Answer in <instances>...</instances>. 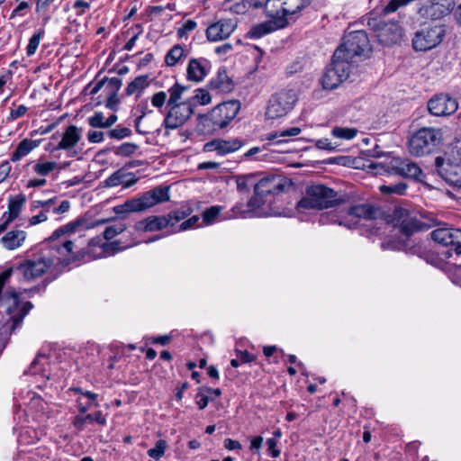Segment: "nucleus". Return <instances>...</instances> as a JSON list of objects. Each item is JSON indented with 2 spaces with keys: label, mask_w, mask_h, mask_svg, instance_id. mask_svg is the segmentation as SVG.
Segmentation results:
<instances>
[{
  "label": "nucleus",
  "mask_w": 461,
  "mask_h": 461,
  "mask_svg": "<svg viewBox=\"0 0 461 461\" xmlns=\"http://www.w3.org/2000/svg\"><path fill=\"white\" fill-rule=\"evenodd\" d=\"M85 223V220L77 219L57 229L49 238L50 246L33 255L32 258L26 259L19 264L16 271L26 280H32L61 265L63 258L72 253L74 243L68 240L61 243L54 242L63 235L76 232Z\"/></svg>",
  "instance_id": "1"
},
{
  "label": "nucleus",
  "mask_w": 461,
  "mask_h": 461,
  "mask_svg": "<svg viewBox=\"0 0 461 461\" xmlns=\"http://www.w3.org/2000/svg\"><path fill=\"white\" fill-rule=\"evenodd\" d=\"M14 272V268L9 267L0 273V306L5 307L11 315V329L13 330L21 325L24 317L33 307L31 302H22L14 288L10 287L4 291Z\"/></svg>",
  "instance_id": "2"
},
{
  "label": "nucleus",
  "mask_w": 461,
  "mask_h": 461,
  "mask_svg": "<svg viewBox=\"0 0 461 461\" xmlns=\"http://www.w3.org/2000/svg\"><path fill=\"white\" fill-rule=\"evenodd\" d=\"M310 5L311 0H266L265 13L279 28H285L290 19L297 17Z\"/></svg>",
  "instance_id": "3"
},
{
  "label": "nucleus",
  "mask_w": 461,
  "mask_h": 461,
  "mask_svg": "<svg viewBox=\"0 0 461 461\" xmlns=\"http://www.w3.org/2000/svg\"><path fill=\"white\" fill-rule=\"evenodd\" d=\"M344 201L332 188L323 185H314L306 189V194L298 202L297 208L322 210L343 203Z\"/></svg>",
  "instance_id": "4"
},
{
  "label": "nucleus",
  "mask_w": 461,
  "mask_h": 461,
  "mask_svg": "<svg viewBox=\"0 0 461 461\" xmlns=\"http://www.w3.org/2000/svg\"><path fill=\"white\" fill-rule=\"evenodd\" d=\"M442 140L441 129L423 127L416 131L409 139L408 150L415 157L425 156L436 150Z\"/></svg>",
  "instance_id": "5"
},
{
  "label": "nucleus",
  "mask_w": 461,
  "mask_h": 461,
  "mask_svg": "<svg viewBox=\"0 0 461 461\" xmlns=\"http://www.w3.org/2000/svg\"><path fill=\"white\" fill-rule=\"evenodd\" d=\"M446 36L443 24L424 23L414 32L411 44L415 51L426 52L439 46Z\"/></svg>",
  "instance_id": "6"
},
{
  "label": "nucleus",
  "mask_w": 461,
  "mask_h": 461,
  "mask_svg": "<svg viewBox=\"0 0 461 461\" xmlns=\"http://www.w3.org/2000/svg\"><path fill=\"white\" fill-rule=\"evenodd\" d=\"M435 166L438 174L447 183L461 187V144L452 148L447 159L437 157Z\"/></svg>",
  "instance_id": "7"
},
{
  "label": "nucleus",
  "mask_w": 461,
  "mask_h": 461,
  "mask_svg": "<svg viewBox=\"0 0 461 461\" xmlns=\"http://www.w3.org/2000/svg\"><path fill=\"white\" fill-rule=\"evenodd\" d=\"M379 209L369 203H362L350 205L341 215H336L332 221L348 229L357 228L361 221H371L377 218Z\"/></svg>",
  "instance_id": "8"
},
{
  "label": "nucleus",
  "mask_w": 461,
  "mask_h": 461,
  "mask_svg": "<svg viewBox=\"0 0 461 461\" xmlns=\"http://www.w3.org/2000/svg\"><path fill=\"white\" fill-rule=\"evenodd\" d=\"M369 48V40L364 31H356L349 32L343 39V42L335 50L337 58L342 57L346 59L356 62L357 58L360 57L366 50Z\"/></svg>",
  "instance_id": "9"
},
{
  "label": "nucleus",
  "mask_w": 461,
  "mask_h": 461,
  "mask_svg": "<svg viewBox=\"0 0 461 461\" xmlns=\"http://www.w3.org/2000/svg\"><path fill=\"white\" fill-rule=\"evenodd\" d=\"M284 190L283 179L277 176L261 178L255 184V195L248 202V207L254 211L259 209L265 203L263 200L268 194H279Z\"/></svg>",
  "instance_id": "10"
},
{
  "label": "nucleus",
  "mask_w": 461,
  "mask_h": 461,
  "mask_svg": "<svg viewBox=\"0 0 461 461\" xmlns=\"http://www.w3.org/2000/svg\"><path fill=\"white\" fill-rule=\"evenodd\" d=\"M297 102L294 90H281L271 96L266 114L269 119H276L287 114Z\"/></svg>",
  "instance_id": "11"
},
{
  "label": "nucleus",
  "mask_w": 461,
  "mask_h": 461,
  "mask_svg": "<svg viewBox=\"0 0 461 461\" xmlns=\"http://www.w3.org/2000/svg\"><path fill=\"white\" fill-rule=\"evenodd\" d=\"M393 221L394 227L399 229L400 233L407 239L422 229L416 215L404 208H396L393 211Z\"/></svg>",
  "instance_id": "12"
},
{
  "label": "nucleus",
  "mask_w": 461,
  "mask_h": 461,
  "mask_svg": "<svg viewBox=\"0 0 461 461\" xmlns=\"http://www.w3.org/2000/svg\"><path fill=\"white\" fill-rule=\"evenodd\" d=\"M168 106L170 108L164 121L167 129H176L182 126L194 113L189 102H182Z\"/></svg>",
  "instance_id": "13"
},
{
  "label": "nucleus",
  "mask_w": 461,
  "mask_h": 461,
  "mask_svg": "<svg viewBox=\"0 0 461 461\" xmlns=\"http://www.w3.org/2000/svg\"><path fill=\"white\" fill-rule=\"evenodd\" d=\"M392 171L398 176L417 182H424L426 177L420 167L408 158H394L392 163Z\"/></svg>",
  "instance_id": "14"
},
{
  "label": "nucleus",
  "mask_w": 461,
  "mask_h": 461,
  "mask_svg": "<svg viewBox=\"0 0 461 461\" xmlns=\"http://www.w3.org/2000/svg\"><path fill=\"white\" fill-rule=\"evenodd\" d=\"M454 0H429L419 9L420 16L438 20L447 15L454 8Z\"/></svg>",
  "instance_id": "15"
},
{
  "label": "nucleus",
  "mask_w": 461,
  "mask_h": 461,
  "mask_svg": "<svg viewBox=\"0 0 461 461\" xmlns=\"http://www.w3.org/2000/svg\"><path fill=\"white\" fill-rule=\"evenodd\" d=\"M458 108L456 99L448 95H437L428 102L429 112L434 116H449Z\"/></svg>",
  "instance_id": "16"
},
{
  "label": "nucleus",
  "mask_w": 461,
  "mask_h": 461,
  "mask_svg": "<svg viewBox=\"0 0 461 461\" xmlns=\"http://www.w3.org/2000/svg\"><path fill=\"white\" fill-rule=\"evenodd\" d=\"M431 239L443 246H451L457 255L461 254V229L439 228L430 233Z\"/></svg>",
  "instance_id": "17"
},
{
  "label": "nucleus",
  "mask_w": 461,
  "mask_h": 461,
  "mask_svg": "<svg viewBox=\"0 0 461 461\" xmlns=\"http://www.w3.org/2000/svg\"><path fill=\"white\" fill-rule=\"evenodd\" d=\"M240 109V102L237 100H230L216 105L211 111V113L213 115L212 118L216 120V123L220 124L222 129L236 117Z\"/></svg>",
  "instance_id": "18"
},
{
  "label": "nucleus",
  "mask_w": 461,
  "mask_h": 461,
  "mask_svg": "<svg viewBox=\"0 0 461 461\" xmlns=\"http://www.w3.org/2000/svg\"><path fill=\"white\" fill-rule=\"evenodd\" d=\"M121 249L118 241H102L100 238L93 239L87 248L86 254L89 258L96 259L103 257L113 256Z\"/></svg>",
  "instance_id": "19"
},
{
  "label": "nucleus",
  "mask_w": 461,
  "mask_h": 461,
  "mask_svg": "<svg viewBox=\"0 0 461 461\" xmlns=\"http://www.w3.org/2000/svg\"><path fill=\"white\" fill-rule=\"evenodd\" d=\"M375 32L378 41L384 45L395 44L402 36V31L396 23L379 22Z\"/></svg>",
  "instance_id": "20"
},
{
  "label": "nucleus",
  "mask_w": 461,
  "mask_h": 461,
  "mask_svg": "<svg viewBox=\"0 0 461 461\" xmlns=\"http://www.w3.org/2000/svg\"><path fill=\"white\" fill-rule=\"evenodd\" d=\"M236 23L230 19H221L211 24L206 30V37L210 41L227 39L235 30Z\"/></svg>",
  "instance_id": "21"
},
{
  "label": "nucleus",
  "mask_w": 461,
  "mask_h": 461,
  "mask_svg": "<svg viewBox=\"0 0 461 461\" xmlns=\"http://www.w3.org/2000/svg\"><path fill=\"white\" fill-rule=\"evenodd\" d=\"M82 130L76 125H69L62 134L56 149H64L69 152V157H74L77 153L73 149L81 140Z\"/></svg>",
  "instance_id": "22"
},
{
  "label": "nucleus",
  "mask_w": 461,
  "mask_h": 461,
  "mask_svg": "<svg viewBox=\"0 0 461 461\" xmlns=\"http://www.w3.org/2000/svg\"><path fill=\"white\" fill-rule=\"evenodd\" d=\"M242 146L243 142L239 139L213 140L203 145V151H216L219 155L224 156L240 149Z\"/></svg>",
  "instance_id": "23"
},
{
  "label": "nucleus",
  "mask_w": 461,
  "mask_h": 461,
  "mask_svg": "<svg viewBox=\"0 0 461 461\" xmlns=\"http://www.w3.org/2000/svg\"><path fill=\"white\" fill-rule=\"evenodd\" d=\"M71 392L77 394L76 399V406L78 412L86 413L92 407H98V394L90 391H84L82 388L75 387L70 389Z\"/></svg>",
  "instance_id": "24"
},
{
  "label": "nucleus",
  "mask_w": 461,
  "mask_h": 461,
  "mask_svg": "<svg viewBox=\"0 0 461 461\" xmlns=\"http://www.w3.org/2000/svg\"><path fill=\"white\" fill-rule=\"evenodd\" d=\"M209 68V62L204 59H190L186 68L187 79L194 82L202 81L207 75Z\"/></svg>",
  "instance_id": "25"
},
{
  "label": "nucleus",
  "mask_w": 461,
  "mask_h": 461,
  "mask_svg": "<svg viewBox=\"0 0 461 461\" xmlns=\"http://www.w3.org/2000/svg\"><path fill=\"white\" fill-rule=\"evenodd\" d=\"M138 181L134 174L128 172L125 168H121L112 174L105 179L104 184L107 187H114L122 185L123 187H130Z\"/></svg>",
  "instance_id": "26"
},
{
  "label": "nucleus",
  "mask_w": 461,
  "mask_h": 461,
  "mask_svg": "<svg viewBox=\"0 0 461 461\" xmlns=\"http://www.w3.org/2000/svg\"><path fill=\"white\" fill-rule=\"evenodd\" d=\"M211 90L217 93H230L234 88L232 79L228 76L225 68H220L208 85Z\"/></svg>",
  "instance_id": "27"
},
{
  "label": "nucleus",
  "mask_w": 461,
  "mask_h": 461,
  "mask_svg": "<svg viewBox=\"0 0 461 461\" xmlns=\"http://www.w3.org/2000/svg\"><path fill=\"white\" fill-rule=\"evenodd\" d=\"M27 239L26 231L23 230H12L7 231L0 240L1 245L8 250L21 248Z\"/></svg>",
  "instance_id": "28"
},
{
  "label": "nucleus",
  "mask_w": 461,
  "mask_h": 461,
  "mask_svg": "<svg viewBox=\"0 0 461 461\" xmlns=\"http://www.w3.org/2000/svg\"><path fill=\"white\" fill-rule=\"evenodd\" d=\"M170 186L158 185L146 192V208L169 201Z\"/></svg>",
  "instance_id": "29"
},
{
  "label": "nucleus",
  "mask_w": 461,
  "mask_h": 461,
  "mask_svg": "<svg viewBox=\"0 0 461 461\" xmlns=\"http://www.w3.org/2000/svg\"><path fill=\"white\" fill-rule=\"evenodd\" d=\"M193 212V209L191 206L185 204L180 206L179 208L171 211L167 215V220L168 221V226L171 229V232H177L180 221H184V220L191 215Z\"/></svg>",
  "instance_id": "30"
},
{
  "label": "nucleus",
  "mask_w": 461,
  "mask_h": 461,
  "mask_svg": "<svg viewBox=\"0 0 461 461\" xmlns=\"http://www.w3.org/2000/svg\"><path fill=\"white\" fill-rule=\"evenodd\" d=\"M352 65L353 63L345 58H337V53L334 52L332 61L329 68L332 69L333 72H336V75L339 76V77L345 81L349 77Z\"/></svg>",
  "instance_id": "31"
},
{
  "label": "nucleus",
  "mask_w": 461,
  "mask_h": 461,
  "mask_svg": "<svg viewBox=\"0 0 461 461\" xmlns=\"http://www.w3.org/2000/svg\"><path fill=\"white\" fill-rule=\"evenodd\" d=\"M41 140L23 139L17 146L16 149L11 155V161L17 162L23 157L30 154L34 149L39 147Z\"/></svg>",
  "instance_id": "32"
},
{
  "label": "nucleus",
  "mask_w": 461,
  "mask_h": 461,
  "mask_svg": "<svg viewBox=\"0 0 461 461\" xmlns=\"http://www.w3.org/2000/svg\"><path fill=\"white\" fill-rule=\"evenodd\" d=\"M25 202L26 198L24 194H18L14 197H11L8 203V212L4 213L3 219H5L7 222H11L15 220L19 216Z\"/></svg>",
  "instance_id": "33"
},
{
  "label": "nucleus",
  "mask_w": 461,
  "mask_h": 461,
  "mask_svg": "<svg viewBox=\"0 0 461 461\" xmlns=\"http://www.w3.org/2000/svg\"><path fill=\"white\" fill-rule=\"evenodd\" d=\"M211 112L198 117L196 131L203 135L212 134L216 131L221 129L220 124L216 123V120L212 118Z\"/></svg>",
  "instance_id": "34"
},
{
  "label": "nucleus",
  "mask_w": 461,
  "mask_h": 461,
  "mask_svg": "<svg viewBox=\"0 0 461 461\" xmlns=\"http://www.w3.org/2000/svg\"><path fill=\"white\" fill-rule=\"evenodd\" d=\"M116 214L139 212L144 211V195L126 201L113 208Z\"/></svg>",
  "instance_id": "35"
},
{
  "label": "nucleus",
  "mask_w": 461,
  "mask_h": 461,
  "mask_svg": "<svg viewBox=\"0 0 461 461\" xmlns=\"http://www.w3.org/2000/svg\"><path fill=\"white\" fill-rule=\"evenodd\" d=\"M187 53L186 50H185L181 45L176 44L167 51L165 57V62L167 66L173 67L185 59L187 56Z\"/></svg>",
  "instance_id": "36"
},
{
  "label": "nucleus",
  "mask_w": 461,
  "mask_h": 461,
  "mask_svg": "<svg viewBox=\"0 0 461 461\" xmlns=\"http://www.w3.org/2000/svg\"><path fill=\"white\" fill-rule=\"evenodd\" d=\"M276 28H279V27L276 25L275 20L273 22L268 21V22H265V23H261L254 25L250 29L249 34L251 39H258V38H261L264 35L273 32Z\"/></svg>",
  "instance_id": "37"
},
{
  "label": "nucleus",
  "mask_w": 461,
  "mask_h": 461,
  "mask_svg": "<svg viewBox=\"0 0 461 461\" xmlns=\"http://www.w3.org/2000/svg\"><path fill=\"white\" fill-rule=\"evenodd\" d=\"M342 82L344 81L339 77V76L336 75V72H333L329 67L326 68L324 75L321 77V85L325 89H335Z\"/></svg>",
  "instance_id": "38"
},
{
  "label": "nucleus",
  "mask_w": 461,
  "mask_h": 461,
  "mask_svg": "<svg viewBox=\"0 0 461 461\" xmlns=\"http://www.w3.org/2000/svg\"><path fill=\"white\" fill-rule=\"evenodd\" d=\"M169 228L167 216H149L146 217V233L148 231L161 230Z\"/></svg>",
  "instance_id": "39"
},
{
  "label": "nucleus",
  "mask_w": 461,
  "mask_h": 461,
  "mask_svg": "<svg viewBox=\"0 0 461 461\" xmlns=\"http://www.w3.org/2000/svg\"><path fill=\"white\" fill-rule=\"evenodd\" d=\"M357 133L358 130L357 128L340 126L333 127L330 132L332 137L343 140H351L357 137Z\"/></svg>",
  "instance_id": "40"
},
{
  "label": "nucleus",
  "mask_w": 461,
  "mask_h": 461,
  "mask_svg": "<svg viewBox=\"0 0 461 461\" xmlns=\"http://www.w3.org/2000/svg\"><path fill=\"white\" fill-rule=\"evenodd\" d=\"M302 130L299 127H292L287 130L278 131L273 133H268L266 137V140L274 141L275 144H279L282 142L281 140H276L278 138H285V137H294L301 133Z\"/></svg>",
  "instance_id": "41"
},
{
  "label": "nucleus",
  "mask_w": 461,
  "mask_h": 461,
  "mask_svg": "<svg viewBox=\"0 0 461 461\" xmlns=\"http://www.w3.org/2000/svg\"><path fill=\"white\" fill-rule=\"evenodd\" d=\"M58 167L55 161H38L32 166L33 172L41 176H47Z\"/></svg>",
  "instance_id": "42"
},
{
  "label": "nucleus",
  "mask_w": 461,
  "mask_h": 461,
  "mask_svg": "<svg viewBox=\"0 0 461 461\" xmlns=\"http://www.w3.org/2000/svg\"><path fill=\"white\" fill-rule=\"evenodd\" d=\"M407 184L404 182H398L391 185H381L379 190L384 194H398L402 195L407 190Z\"/></svg>",
  "instance_id": "43"
},
{
  "label": "nucleus",
  "mask_w": 461,
  "mask_h": 461,
  "mask_svg": "<svg viewBox=\"0 0 461 461\" xmlns=\"http://www.w3.org/2000/svg\"><path fill=\"white\" fill-rule=\"evenodd\" d=\"M93 423L91 413H78L72 418L71 424L77 431H83L88 424Z\"/></svg>",
  "instance_id": "44"
},
{
  "label": "nucleus",
  "mask_w": 461,
  "mask_h": 461,
  "mask_svg": "<svg viewBox=\"0 0 461 461\" xmlns=\"http://www.w3.org/2000/svg\"><path fill=\"white\" fill-rule=\"evenodd\" d=\"M44 34H45L44 30L40 29L30 38L29 43L26 47V54L28 57H31L35 54Z\"/></svg>",
  "instance_id": "45"
},
{
  "label": "nucleus",
  "mask_w": 461,
  "mask_h": 461,
  "mask_svg": "<svg viewBox=\"0 0 461 461\" xmlns=\"http://www.w3.org/2000/svg\"><path fill=\"white\" fill-rule=\"evenodd\" d=\"M237 189L240 192H249L250 186H255V177L253 175L238 176L236 177Z\"/></svg>",
  "instance_id": "46"
},
{
  "label": "nucleus",
  "mask_w": 461,
  "mask_h": 461,
  "mask_svg": "<svg viewBox=\"0 0 461 461\" xmlns=\"http://www.w3.org/2000/svg\"><path fill=\"white\" fill-rule=\"evenodd\" d=\"M187 89V87L176 83L173 86L168 89L169 92V99L167 101V105H172L175 104H179L178 101L181 99L183 93Z\"/></svg>",
  "instance_id": "47"
},
{
  "label": "nucleus",
  "mask_w": 461,
  "mask_h": 461,
  "mask_svg": "<svg viewBox=\"0 0 461 461\" xmlns=\"http://www.w3.org/2000/svg\"><path fill=\"white\" fill-rule=\"evenodd\" d=\"M125 229V224L121 221L107 226L104 231V239L108 242V240L122 233Z\"/></svg>",
  "instance_id": "48"
},
{
  "label": "nucleus",
  "mask_w": 461,
  "mask_h": 461,
  "mask_svg": "<svg viewBox=\"0 0 461 461\" xmlns=\"http://www.w3.org/2000/svg\"><path fill=\"white\" fill-rule=\"evenodd\" d=\"M143 90H144V76H139L128 85V86L126 88V94L128 95H139L141 94V92Z\"/></svg>",
  "instance_id": "49"
},
{
  "label": "nucleus",
  "mask_w": 461,
  "mask_h": 461,
  "mask_svg": "<svg viewBox=\"0 0 461 461\" xmlns=\"http://www.w3.org/2000/svg\"><path fill=\"white\" fill-rule=\"evenodd\" d=\"M221 210L222 207L219 205L211 206L210 208L206 209L203 212V222H205L206 224L213 223L216 221Z\"/></svg>",
  "instance_id": "50"
},
{
  "label": "nucleus",
  "mask_w": 461,
  "mask_h": 461,
  "mask_svg": "<svg viewBox=\"0 0 461 461\" xmlns=\"http://www.w3.org/2000/svg\"><path fill=\"white\" fill-rule=\"evenodd\" d=\"M166 447H167L166 441L163 439H159L157 441L155 447H152L148 451V455L150 457L158 460L164 456Z\"/></svg>",
  "instance_id": "51"
},
{
  "label": "nucleus",
  "mask_w": 461,
  "mask_h": 461,
  "mask_svg": "<svg viewBox=\"0 0 461 461\" xmlns=\"http://www.w3.org/2000/svg\"><path fill=\"white\" fill-rule=\"evenodd\" d=\"M252 5V1L250 0H241L233 4L230 7V11L233 14H245Z\"/></svg>",
  "instance_id": "52"
},
{
  "label": "nucleus",
  "mask_w": 461,
  "mask_h": 461,
  "mask_svg": "<svg viewBox=\"0 0 461 461\" xmlns=\"http://www.w3.org/2000/svg\"><path fill=\"white\" fill-rule=\"evenodd\" d=\"M137 149L138 146L135 145L134 143L124 142L116 149L115 154L118 156L127 157L133 154Z\"/></svg>",
  "instance_id": "53"
},
{
  "label": "nucleus",
  "mask_w": 461,
  "mask_h": 461,
  "mask_svg": "<svg viewBox=\"0 0 461 461\" xmlns=\"http://www.w3.org/2000/svg\"><path fill=\"white\" fill-rule=\"evenodd\" d=\"M88 123L94 128H105L106 121L102 113H95L88 118Z\"/></svg>",
  "instance_id": "54"
},
{
  "label": "nucleus",
  "mask_w": 461,
  "mask_h": 461,
  "mask_svg": "<svg viewBox=\"0 0 461 461\" xmlns=\"http://www.w3.org/2000/svg\"><path fill=\"white\" fill-rule=\"evenodd\" d=\"M193 98L202 105H205L211 103V96L208 91L202 88L195 90V95Z\"/></svg>",
  "instance_id": "55"
},
{
  "label": "nucleus",
  "mask_w": 461,
  "mask_h": 461,
  "mask_svg": "<svg viewBox=\"0 0 461 461\" xmlns=\"http://www.w3.org/2000/svg\"><path fill=\"white\" fill-rule=\"evenodd\" d=\"M131 132V131L129 128L118 127L116 129L111 130L108 132V135L110 138L121 140V139L130 136Z\"/></svg>",
  "instance_id": "56"
},
{
  "label": "nucleus",
  "mask_w": 461,
  "mask_h": 461,
  "mask_svg": "<svg viewBox=\"0 0 461 461\" xmlns=\"http://www.w3.org/2000/svg\"><path fill=\"white\" fill-rule=\"evenodd\" d=\"M199 221V216L194 215L187 220L182 221L176 230L184 231L194 227Z\"/></svg>",
  "instance_id": "57"
},
{
  "label": "nucleus",
  "mask_w": 461,
  "mask_h": 461,
  "mask_svg": "<svg viewBox=\"0 0 461 461\" xmlns=\"http://www.w3.org/2000/svg\"><path fill=\"white\" fill-rule=\"evenodd\" d=\"M73 8L76 10L77 15H83L90 9V3L83 0H77L73 5Z\"/></svg>",
  "instance_id": "58"
},
{
  "label": "nucleus",
  "mask_w": 461,
  "mask_h": 461,
  "mask_svg": "<svg viewBox=\"0 0 461 461\" xmlns=\"http://www.w3.org/2000/svg\"><path fill=\"white\" fill-rule=\"evenodd\" d=\"M203 389H200L197 395H196V404L198 405L199 409L203 410L207 405L209 401L211 400L209 395L204 393Z\"/></svg>",
  "instance_id": "59"
},
{
  "label": "nucleus",
  "mask_w": 461,
  "mask_h": 461,
  "mask_svg": "<svg viewBox=\"0 0 461 461\" xmlns=\"http://www.w3.org/2000/svg\"><path fill=\"white\" fill-rule=\"evenodd\" d=\"M167 100V94L163 91L156 93L151 98V104L153 106L160 108L164 105Z\"/></svg>",
  "instance_id": "60"
},
{
  "label": "nucleus",
  "mask_w": 461,
  "mask_h": 461,
  "mask_svg": "<svg viewBox=\"0 0 461 461\" xmlns=\"http://www.w3.org/2000/svg\"><path fill=\"white\" fill-rule=\"evenodd\" d=\"M12 166L9 161L5 160L0 164V183L4 182L9 176Z\"/></svg>",
  "instance_id": "61"
},
{
  "label": "nucleus",
  "mask_w": 461,
  "mask_h": 461,
  "mask_svg": "<svg viewBox=\"0 0 461 461\" xmlns=\"http://www.w3.org/2000/svg\"><path fill=\"white\" fill-rule=\"evenodd\" d=\"M195 27H196V23L193 20H188L177 30V34L180 37H183L188 32L194 30Z\"/></svg>",
  "instance_id": "62"
},
{
  "label": "nucleus",
  "mask_w": 461,
  "mask_h": 461,
  "mask_svg": "<svg viewBox=\"0 0 461 461\" xmlns=\"http://www.w3.org/2000/svg\"><path fill=\"white\" fill-rule=\"evenodd\" d=\"M30 8V5L25 2L22 1L20 4L12 11L11 18H14L15 16H23L24 11L28 10Z\"/></svg>",
  "instance_id": "63"
},
{
  "label": "nucleus",
  "mask_w": 461,
  "mask_h": 461,
  "mask_svg": "<svg viewBox=\"0 0 461 461\" xmlns=\"http://www.w3.org/2000/svg\"><path fill=\"white\" fill-rule=\"evenodd\" d=\"M87 140L91 143H99L104 140V133L99 131H89Z\"/></svg>",
  "instance_id": "64"
}]
</instances>
